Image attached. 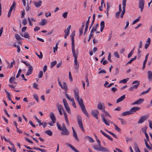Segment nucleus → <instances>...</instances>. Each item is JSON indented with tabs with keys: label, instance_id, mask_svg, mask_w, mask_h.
<instances>
[{
	"label": "nucleus",
	"instance_id": "obj_1",
	"mask_svg": "<svg viewBox=\"0 0 152 152\" xmlns=\"http://www.w3.org/2000/svg\"><path fill=\"white\" fill-rule=\"evenodd\" d=\"M73 91L74 92V97L75 99L77 101L83 113L86 115L87 117L88 118L89 115L85 108L82 99V98L80 99L79 96V90L78 89L77 87H76L73 90Z\"/></svg>",
	"mask_w": 152,
	"mask_h": 152
},
{
	"label": "nucleus",
	"instance_id": "obj_2",
	"mask_svg": "<svg viewBox=\"0 0 152 152\" xmlns=\"http://www.w3.org/2000/svg\"><path fill=\"white\" fill-rule=\"evenodd\" d=\"M72 50L73 56L74 57V68L75 69L78 70L79 67V63H78L77 60L78 54H76L75 49H72Z\"/></svg>",
	"mask_w": 152,
	"mask_h": 152
},
{
	"label": "nucleus",
	"instance_id": "obj_3",
	"mask_svg": "<svg viewBox=\"0 0 152 152\" xmlns=\"http://www.w3.org/2000/svg\"><path fill=\"white\" fill-rule=\"evenodd\" d=\"M77 123L79 124L80 127L81 129L82 130L83 132H84V129L83 125L82 118L81 116L79 115H77Z\"/></svg>",
	"mask_w": 152,
	"mask_h": 152
},
{
	"label": "nucleus",
	"instance_id": "obj_4",
	"mask_svg": "<svg viewBox=\"0 0 152 152\" xmlns=\"http://www.w3.org/2000/svg\"><path fill=\"white\" fill-rule=\"evenodd\" d=\"M137 83V84L131 87L129 89L130 91H133L134 89H136L140 85V81L138 80H135L133 81L132 83V85Z\"/></svg>",
	"mask_w": 152,
	"mask_h": 152
},
{
	"label": "nucleus",
	"instance_id": "obj_5",
	"mask_svg": "<svg viewBox=\"0 0 152 152\" xmlns=\"http://www.w3.org/2000/svg\"><path fill=\"white\" fill-rule=\"evenodd\" d=\"M93 147L94 149L99 151H105V150H106L105 148L101 147V145H100L99 144L98 145H93Z\"/></svg>",
	"mask_w": 152,
	"mask_h": 152
},
{
	"label": "nucleus",
	"instance_id": "obj_6",
	"mask_svg": "<svg viewBox=\"0 0 152 152\" xmlns=\"http://www.w3.org/2000/svg\"><path fill=\"white\" fill-rule=\"evenodd\" d=\"M75 35V31H73L70 35L72 40V49H75V45H74V36Z\"/></svg>",
	"mask_w": 152,
	"mask_h": 152
},
{
	"label": "nucleus",
	"instance_id": "obj_7",
	"mask_svg": "<svg viewBox=\"0 0 152 152\" xmlns=\"http://www.w3.org/2000/svg\"><path fill=\"white\" fill-rule=\"evenodd\" d=\"M145 1L144 0H139V7L140 9L141 12H142L144 7Z\"/></svg>",
	"mask_w": 152,
	"mask_h": 152
},
{
	"label": "nucleus",
	"instance_id": "obj_8",
	"mask_svg": "<svg viewBox=\"0 0 152 152\" xmlns=\"http://www.w3.org/2000/svg\"><path fill=\"white\" fill-rule=\"evenodd\" d=\"M92 115L96 119H98V115L99 114V112L97 110H92L91 112Z\"/></svg>",
	"mask_w": 152,
	"mask_h": 152
},
{
	"label": "nucleus",
	"instance_id": "obj_9",
	"mask_svg": "<svg viewBox=\"0 0 152 152\" xmlns=\"http://www.w3.org/2000/svg\"><path fill=\"white\" fill-rule=\"evenodd\" d=\"M61 130L62 132H61V135H62L68 136L69 134V132L67 128L62 129Z\"/></svg>",
	"mask_w": 152,
	"mask_h": 152
},
{
	"label": "nucleus",
	"instance_id": "obj_10",
	"mask_svg": "<svg viewBox=\"0 0 152 152\" xmlns=\"http://www.w3.org/2000/svg\"><path fill=\"white\" fill-rule=\"evenodd\" d=\"M140 108L138 107H134L132 108L129 111L131 114H133L137 111L140 110Z\"/></svg>",
	"mask_w": 152,
	"mask_h": 152
},
{
	"label": "nucleus",
	"instance_id": "obj_11",
	"mask_svg": "<svg viewBox=\"0 0 152 152\" xmlns=\"http://www.w3.org/2000/svg\"><path fill=\"white\" fill-rule=\"evenodd\" d=\"M147 128L148 127L147 126H145L143 128H142V132L144 133L147 140H148L149 139V137L148 134L146 132V130Z\"/></svg>",
	"mask_w": 152,
	"mask_h": 152
},
{
	"label": "nucleus",
	"instance_id": "obj_12",
	"mask_svg": "<svg viewBox=\"0 0 152 152\" xmlns=\"http://www.w3.org/2000/svg\"><path fill=\"white\" fill-rule=\"evenodd\" d=\"M148 118V116L146 115L141 116L138 122V123L141 124L143 123Z\"/></svg>",
	"mask_w": 152,
	"mask_h": 152
},
{
	"label": "nucleus",
	"instance_id": "obj_13",
	"mask_svg": "<svg viewBox=\"0 0 152 152\" xmlns=\"http://www.w3.org/2000/svg\"><path fill=\"white\" fill-rule=\"evenodd\" d=\"M144 101V99H139L134 102L132 103V104H141Z\"/></svg>",
	"mask_w": 152,
	"mask_h": 152
},
{
	"label": "nucleus",
	"instance_id": "obj_14",
	"mask_svg": "<svg viewBox=\"0 0 152 152\" xmlns=\"http://www.w3.org/2000/svg\"><path fill=\"white\" fill-rule=\"evenodd\" d=\"M33 71V68L32 66H29L28 67V72L26 74V76H29L31 75L32 72Z\"/></svg>",
	"mask_w": 152,
	"mask_h": 152
},
{
	"label": "nucleus",
	"instance_id": "obj_15",
	"mask_svg": "<svg viewBox=\"0 0 152 152\" xmlns=\"http://www.w3.org/2000/svg\"><path fill=\"white\" fill-rule=\"evenodd\" d=\"M42 3V1L39 0L38 1L34 2V4L36 7H39L41 6Z\"/></svg>",
	"mask_w": 152,
	"mask_h": 152
},
{
	"label": "nucleus",
	"instance_id": "obj_16",
	"mask_svg": "<svg viewBox=\"0 0 152 152\" xmlns=\"http://www.w3.org/2000/svg\"><path fill=\"white\" fill-rule=\"evenodd\" d=\"M50 117L53 123H55L56 121V119L54 114L53 113H51L50 114Z\"/></svg>",
	"mask_w": 152,
	"mask_h": 152
},
{
	"label": "nucleus",
	"instance_id": "obj_17",
	"mask_svg": "<svg viewBox=\"0 0 152 152\" xmlns=\"http://www.w3.org/2000/svg\"><path fill=\"white\" fill-rule=\"evenodd\" d=\"M102 119L103 121L105 123V124L108 126H109L110 125V122L111 123H113V122L111 121H107L105 119L104 116L102 117Z\"/></svg>",
	"mask_w": 152,
	"mask_h": 152
},
{
	"label": "nucleus",
	"instance_id": "obj_18",
	"mask_svg": "<svg viewBox=\"0 0 152 152\" xmlns=\"http://www.w3.org/2000/svg\"><path fill=\"white\" fill-rule=\"evenodd\" d=\"M122 10L121 6V4H120L119 5V11L116 12L115 13V17L117 18H118L120 13L121 12Z\"/></svg>",
	"mask_w": 152,
	"mask_h": 152
},
{
	"label": "nucleus",
	"instance_id": "obj_19",
	"mask_svg": "<svg viewBox=\"0 0 152 152\" xmlns=\"http://www.w3.org/2000/svg\"><path fill=\"white\" fill-rule=\"evenodd\" d=\"M73 136L74 137H75V140L78 142L79 141V139L77 137V134L75 130H73Z\"/></svg>",
	"mask_w": 152,
	"mask_h": 152
},
{
	"label": "nucleus",
	"instance_id": "obj_20",
	"mask_svg": "<svg viewBox=\"0 0 152 152\" xmlns=\"http://www.w3.org/2000/svg\"><path fill=\"white\" fill-rule=\"evenodd\" d=\"M104 22L103 21H102L100 23V31L101 32L103 31V30L105 27Z\"/></svg>",
	"mask_w": 152,
	"mask_h": 152
},
{
	"label": "nucleus",
	"instance_id": "obj_21",
	"mask_svg": "<svg viewBox=\"0 0 152 152\" xmlns=\"http://www.w3.org/2000/svg\"><path fill=\"white\" fill-rule=\"evenodd\" d=\"M63 112L64 113V116L65 119V120L66 121V123L67 125H69V122L68 121V119L67 115L66 113L65 112V111H64Z\"/></svg>",
	"mask_w": 152,
	"mask_h": 152
},
{
	"label": "nucleus",
	"instance_id": "obj_22",
	"mask_svg": "<svg viewBox=\"0 0 152 152\" xmlns=\"http://www.w3.org/2000/svg\"><path fill=\"white\" fill-rule=\"evenodd\" d=\"M147 73L149 80L150 81L151 80H152V72L151 71H148Z\"/></svg>",
	"mask_w": 152,
	"mask_h": 152
},
{
	"label": "nucleus",
	"instance_id": "obj_23",
	"mask_svg": "<svg viewBox=\"0 0 152 152\" xmlns=\"http://www.w3.org/2000/svg\"><path fill=\"white\" fill-rule=\"evenodd\" d=\"M125 98V95H123L119 98L116 101V103H118L122 101Z\"/></svg>",
	"mask_w": 152,
	"mask_h": 152
},
{
	"label": "nucleus",
	"instance_id": "obj_24",
	"mask_svg": "<svg viewBox=\"0 0 152 152\" xmlns=\"http://www.w3.org/2000/svg\"><path fill=\"white\" fill-rule=\"evenodd\" d=\"M56 107L58 110H62L63 112L64 111L63 107L61 104H56Z\"/></svg>",
	"mask_w": 152,
	"mask_h": 152
},
{
	"label": "nucleus",
	"instance_id": "obj_25",
	"mask_svg": "<svg viewBox=\"0 0 152 152\" xmlns=\"http://www.w3.org/2000/svg\"><path fill=\"white\" fill-rule=\"evenodd\" d=\"M134 149L136 152H140V150L138 147V145L137 143H134Z\"/></svg>",
	"mask_w": 152,
	"mask_h": 152
},
{
	"label": "nucleus",
	"instance_id": "obj_26",
	"mask_svg": "<svg viewBox=\"0 0 152 152\" xmlns=\"http://www.w3.org/2000/svg\"><path fill=\"white\" fill-rule=\"evenodd\" d=\"M127 0H123L122 1V6H123V10H125L126 6V2Z\"/></svg>",
	"mask_w": 152,
	"mask_h": 152
},
{
	"label": "nucleus",
	"instance_id": "obj_27",
	"mask_svg": "<svg viewBox=\"0 0 152 152\" xmlns=\"http://www.w3.org/2000/svg\"><path fill=\"white\" fill-rule=\"evenodd\" d=\"M98 26V24H97L95 26H93L91 30V32H94V31H96Z\"/></svg>",
	"mask_w": 152,
	"mask_h": 152
},
{
	"label": "nucleus",
	"instance_id": "obj_28",
	"mask_svg": "<svg viewBox=\"0 0 152 152\" xmlns=\"http://www.w3.org/2000/svg\"><path fill=\"white\" fill-rule=\"evenodd\" d=\"M144 141L145 142V144L146 145V147L149 150H151L152 149V147L151 146H150L148 144L146 140L144 139Z\"/></svg>",
	"mask_w": 152,
	"mask_h": 152
},
{
	"label": "nucleus",
	"instance_id": "obj_29",
	"mask_svg": "<svg viewBox=\"0 0 152 152\" xmlns=\"http://www.w3.org/2000/svg\"><path fill=\"white\" fill-rule=\"evenodd\" d=\"M85 138L88 139L89 142H94L95 141L91 137L87 136L85 137Z\"/></svg>",
	"mask_w": 152,
	"mask_h": 152
},
{
	"label": "nucleus",
	"instance_id": "obj_30",
	"mask_svg": "<svg viewBox=\"0 0 152 152\" xmlns=\"http://www.w3.org/2000/svg\"><path fill=\"white\" fill-rule=\"evenodd\" d=\"M61 88L64 89L65 92L66 93L67 91L68 88L67 86L65 83H63V86H62V88Z\"/></svg>",
	"mask_w": 152,
	"mask_h": 152
},
{
	"label": "nucleus",
	"instance_id": "obj_31",
	"mask_svg": "<svg viewBox=\"0 0 152 152\" xmlns=\"http://www.w3.org/2000/svg\"><path fill=\"white\" fill-rule=\"evenodd\" d=\"M136 58H137V56H135V57L134 58H131L130 60L129 61V62H127L126 63V65H127L129 64H131L133 61L135 60L136 59Z\"/></svg>",
	"mask_w": 152,
	"mask_h": 152
},
{
	"label": "nucleus",
	"instance_id": "obj_32",
	"mask_svg": "<svg viewBox=\"0 0 152 152\" xmlns=\"http://www.w3.org/2000/svg\"><path fill=\"white\" fill-rule=\"evenodd\" d=\"M64 107L67 112L69 114L71 113L70 109L69 106V105H65Z\"/></svg>",
	"mask_w": 152,
	"mask_h": 152
},
{
	"label": "nucleus",
	"instance_id": "obj_33",
	"mask_svg": "<svg viewBox=\"0 0 152 152\" xmlns=\"http://www.w3.org/2000/svg\"><path fill=\"white\" fill-rule=\"evenodd\" d=\"M131 115L129 111L124 112L121 113V115L123 116Z\"/></svg>",
	"mask_w": 152,
	"mask_h": 152
},
{
	"label": "nucleus",
	"instance_id": "obj_34",
	"mask_svg": "<svg viewBox=\"0 0 152 152\" xmlns=\"http://www.w3.org/2000/svg\"><path fill=\"white\" fill-rule=\"evenodd\" d=\"M107 15L108 14V12L110 10V3H109L108 2H107Z\"/></svg>",
	"mask_w": 152,
	"mask_h": 152
},
{
	"label": "nucleus",
	"instance_id": "obj_35",
	"mask_svg": "<svg viewBox=\"0 0 152 152\" xmlns=\"http://www.w3.org/2000/svg\"><path fill=\"white\" fill-rule=\"evenodd\" d=\"M5 92L6 93V94H7V97L8 99H9V100H10V101L11 100V98L10 97V96H11L10 94L6 90H5Z\"/></svg>",
	"mask_w": 152,
	"mask_h": 152
},
{
	"label": "nucleus",
	"instance_id": "obj_36",
	"mask_svg": "<svg viewBox=\"0 0 152 152\" xmlns=\"http://www.w3.org/2000/svg\"><path fill=\"white\" fill-rule=\"evenodd\" d=\"M47 22L45 19H43L42 20L40 24L42 26H44L47 23Z\"/></svg>",
	"mask_w": 152,
	"mask_h": 152
},
{
	"label": "nucleus",
	"instance_id": "obj_37",
	"mask_svg": "<svg viewBox=\"0 0 152 152\" xmlns=\"http://www.w3.org/2000/svg\"><path fill=\"white\" fill-rule=\"evenodd\" d=\"M45 133L49 136H52L53 134L52 132L50 130H47L45 131Z\"/></svg>",
	"mask_w": 152,
	"mask_h": 152
},
{
	"label": "nucleus",
	"instance_id": "obj_38",
	"mask_svg": "<svg viewBox=\"0 0 152 152\" xmlns=\"http://www.w3.org/2000/svg\"><path fill=\"white\" fill-rule=\"evenodd\" d=\"M118 119L121 121V123L122 124H124V125L126 124V122L125 120H124L122 118H118Z\"/></svg>",
	"mask_w": 152,
	"mask_h": 152
},
{
	"label": "nucleus",
	"instance_id": "obj_39",
	"mask_svg": "<svg viewBox=\"0 0 152 152\" xmlns=\"http://www.w3.org/2000/svg\"><path fill=\"white\" fill-rule=\"evenodd\" d=\"M104 105V104L103 103L99 104L97 105L98 108L100 110H102V109L103 105Z\"/></svg>",
	"mask_w": 152,
	"mask_h": 152
},
{
	"label": "nucleus",
	"instance_id": "obj_40",
	"mask_svg": "<svg viewBox=\"0 0 152 152\" xmlns=\"http://www.w3.org/2000/svg\"><path fill=\"white\" fill-rule=\"evenodd\" d=\"M129 80V79L128 78H127L126 79H124L123 80H121L120 82H119V83H126L127 81Z\"/></svg>",
	"mask_w": 152,
	"mask_h": 152
},
{
	"label": "nucleus",
	"instance_id": "obj_41",
	"mask_svg": "<svg viewBox=\"0 0 152 152\" xmlns=\"http://www.w3.org/2000/svg\"><path fill=\"white\" fill-rule=\"evenodd\" d=\"M151 89V88H148V89L147 90L142 92L141 93V94L144 95L148 93V92L150 91Z\"/></svg>",
	"mask_w": 152,
	"mask_h": 152
},
{
	"label": "nucleus",
	"instance_id": "obj_42",
	"mask_svg": "<svg viewBox=\"0 0 152 152\" xmlns=\"http://www.w3.org/2000/svg\"><path fill=\"white\" fill-rule=\"evenodd\" d=\"M134 48L132 50V51L129 53L128 55V58H129L134 53Z\"/></svg>",
	"mask_w": 152,
	"mask_h": 152
},
{
	"label": "nucleus",
	"instance_id": "obj_43",
	"mask_svg": "<svg viewBox=\"0 0 152 152\" xmlns=\"http://www.w3.org/2000/svg\"><path fill=\"white\" fill-rule=\"evenodd\" d=\"M39 53L40 54V55H39L37 52L35 53V54L39 58H42L43 57L42 53L41 52H39Z\"/></svg>",
	"mask_w": 152,
	"mask_h": 152
},
{
	"label": "nucleus",
	"instance_id": "obj_44",
	"mask_svg": "<svg viewBox=\"0 0 152 152\" xmlns=\"http://www.w3.org/2000/svg\"><path fill=\"white\" fill-rule=\"evenodd\" d=\"M113 124L115 126V129L118 132H120L121 131V129L118 126L116 125L114 123H113Z\"/></svg>",
	"mask_w": 152,
	"mask_h": 152
},
{
	"label": "nucleus",
	"instance_id": "obj_45",
	"mask_svg": "<svg viewBox=\"0 0 152 152\" xmlns=\"http://www.w3.org/2000/svg\"><path fill=\"white\" fill-rule=\"evenodd\" d=\"M65 95L66 96V97L70 101L72 102V100H74V99L73 98H71V97L69 96L68 94H65Z\"/></svg>",
	"mask_w": 152,
	"mask_h": 152
},
{
	"label": "nucleus",
	"instance_id": "obj_46",
	"mask_svg": "<svg viewBox=\"0 0 152 152\" xmlns=\"http://www.w3.org/2000/svg\"><path fill=\"white\" fill-rule=\"evenodd\" d=\"M15 77H12L9 80V82L10 83H12L13 81H15Z\"/></svg>",
	"mask_w": 152,
	"mask_h": 152
},
{
	"label": "nucleus",
	"instance_id": "obj_47",
	"mask_svg": "<svg viewBox=\"0 0 152 152\" xmlns=\"http://www.w3.org/2000/svg\"><path fill=\"white\" fill-rule=\"evenodd\" d=\"M15 37L16 39H17L18 40H19L21 39V37H20L19 36V35L17 34H16L15 35Z\"/></svg>",
	"mask_w": 152,
	"mask_h": 152
},
{
	"label": "nucleus",
	"instance_id": "obj_48",
	"mask_svg": "<svg viewBox=\"0 0 152 152\" xmlns=\"http://www.w3.org/2000/svg\"><path fill=\"white\" fill-rule=\"evenodd\" d=\"M24 37L25 38H27L29 39L30 37L28 34V33L26 32L25 33L24 35Z\"/></svg>",
	"mask_w": 152,
	"mask_h": 152
},
{
	"label": "nucleus",
	"instance_id": "obj_49",
	"mask_svg": "<svg viewBox=\"0 0 152 152\" xmlns=\"http://www.w3.org/2000/svg\"><path fill=\"white\" fill-rule=\"evenodd\" d=\"M43 72L42 71H39V73L38 75V77L39 78H41L43 76Z\"/></svg>",
	"mask_w": 152,
	"mask_h": 152
},
{
	"label": "nucleus",
	"instance_id": "obj_50",
	"mask_svg": "<svg viewBox=\"0 0 152 152\" xmlns=\"http://www.w3.org/2000/svg\"><path fill=\"white\" fill-rule=\"evenodd\" d=\"M34 98L36 101L38 102H39V97L36 94H34L33 95Z\"/></svg>",
	"mask_w": 152,
	"mask_h": 152
},
{
	"label": "nucleus",
	"instance_id": "obj_51",
	"mask_svg": "<svg viewBox=\"0 0 152 152\" xmlns=\"http://www.w3.org/2000/svg\"><path fill=\"white\" fill-rule=\"evenodd\" d=\"M57 63V61H55L52 62L51 64V67H53L54 66H55Z\"/></svg>",
	"mask_w": 152,
	"mask_h": 152
},
{
	"label": "nucleus",
	"instance_id": "obj_52",
	"mask_svg": "<svg viewBox=\"0 0 152 152\" xmlns=\"http://www.w3.org/2000/svg\"><path fill=\"white\" fill-rule=\"evenodd\" d=\"M140 17H139L138 18H137V19H135V20H134L133 21L132 24L133 25H134V24H135L136 23H137L138 21H139L140 20Z\"/></svg>",
	"mask_w": 152,
	"mask_h": 152
},
{
	"label": "nucleus",
	"instance_id": "obj_53",
	"mask_svg": "<svg viewBox=\"0 0 152 152\" xmlns=\"http://www.w3.org/2000/svg\"><path fill=\"white\" fill-rule=\"evenodd\" d=\"M38 85L37 84H36L35 83H34L33 84V87L34 88H36L37 89H39V88L38 87Z\"/></svg>",
	"mask_w": 152,
	"mask_h": 152
},
{
	"label": "nucleus",
	"instance_id": "obj_54",
	"mask_svg": "<svg viewBox=\"0 0 152 152\" xmlns=\"http://www.w3.org/2000/svg\"><path fill=\"white\" fill-rule=\"evenodd\" d=\"M15 5L16 4L15 3V1H14L13 3L11 6L10 9L12 10L15 7Z\"/></svg>",
	"mask_w": 152,
	"mask_h": 152
},
{
	"label": "nucleus",
	"instance_id": "obj_55",
	"mask_svg": "<svg viewBox=\"0 0 152 152\" xmlns=\"http://www.w3.org/2000/svg\"><path fill=\"white\" fill-rule=\"evenodd\" d=\"M111 53H109L108 54V56L107 58L108 60L110 62H112V61L111 59Z\"/></svg>",
	"mask_w": 152,
	"mask_h": 152
},
{
	"label": "nucleus",
	"instance_id": "obj_56",
	"mask_svg": "<svg viewBox=\"0 0 152 152\" xmlns=\"http://www.w3.org/2000/svg\"><path fill=\"white\" fill-rule=\"evenodd\" d=\"M63 102L64 104V105L65 106V105H68V104L67 103V101L66 100V99L64 98L63 99Z\"/></svg>",
	"mask_w": 152,
	"mask_h": 152
},
{
	"label": "nucleus",
	"instance_id": "obj_57",
	"mask_svg": "<svg viewBox=\"0 0 152 152\" xmlns=\"http://www.w3.org/2000/svg\"><path fill=\"white\" fill-rule=\"evenodd\" d=\"M22 24L24 26H25L27 24V21L26 19H23L22 21Z\"/></svg>",
	"mask_w": 152,
	"mask_h": 152
},
{
	"label": "nucleus",
	"instance_id": "obj_58",
	"mask_svg": "<svg viewBox=\"0 0 152 152\" xmlns=\"http://www.w3.org/2000/svg\"><path fill=\"white\" fill-rule=\"evenodd\" d=\"M68 13L67 12H65L63 13L62 15L63 17L65 18H66L67 15Z\"/></svg>",
	"mask_w": 152,
	"mask_h": 152
},
{
	"label": "nucleus",
	"instance_id": "obj_59",
	"mask_svg": "<svg viewBox=\"0 0 152 152\" xmlns=\"http://www.w3.org/2000/svg\"><path fill=\"white\" fill-rule=\"evenodd\" d=\"M106 73V72L105 70H102L101 71H100L99 72H98V74H105Z\"/></svg>",
	"mask_w": 152,
	"mask_h": 152
},
{
	"label": "nucleus",
	"instance_id": "obj_60",
	"mask_svg": "<svg viewBox=\"0 0 152 152\" xmlns=\"http://www.w3.org/2000/svg\"><path fill=\"white\" fill-rule=\"evenodd\" d=\"M40 29V28L38 26H36L34 28V31H38V30H39Z\"/></svg>",
	"mask_w": 152,
	"mask_h": 152
},
{
	"label": "nucleus",
	"instance_id": "obj_61",
	"mask_svg": "<svg viewBox=\"0 0 152 152\" xmlns=\"http://www.w3.org/2000/svg\"><path fill=\"white\" fill-rule=\"evenodd\" d=\"M57 127L58 128V129L59 130H61L62 129V128L61 127V126L60 125L58 124V122H57Z\"/></svg>",
	"mask_w": 152,
	"mask_h": 152
},
{
	"label": "nucleus",
	"instance_id": "obj_62",
	"mask_svg": "<svg viewBox=\"0 0 152 152\" xmlns=\"http://www.w3.org/2000/svg\"><path fill=\"white\" fill-rule=\"evenodd\" d=\"M106 137H107L108 139L111 140V141H113V139L112 138H111L110 136L109 135L107 134L106 136H105Z\"/></svg>",
	"mask_w": 152,
	"mask_h": 152
},
{
	"label": "nucleus",
	"instance_id": "obj_63",
	"mask_svg": "<svg viewBox=\"0 0 152 152\" xmlns=\"http://www.w3.org/2000/svg\"><path fill=\"white\" fill-rule=\"evenodd\" d=\"M62 65V61H60L59 63H58L56 65V67L57 68H59Z\"/></svg>",
	"mask_w": 152,
	"mask_h": 152
},
{
	"label": "nucleus",
	"instance_id": "obj_64",
	"mask_svg": "<svg viewBox=\"0 0 152 152\" xmlns=\"http://www.w3.org/2000/svg\"><path fill=\"white\" fill-rule=\"evenodd\" d=\"M149 122V126L151 129H152V122L151 121H148Z\"/></svg>",
	"mask_w": 152,
	"mask_h": 152
}]
</instances>
